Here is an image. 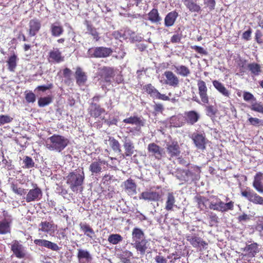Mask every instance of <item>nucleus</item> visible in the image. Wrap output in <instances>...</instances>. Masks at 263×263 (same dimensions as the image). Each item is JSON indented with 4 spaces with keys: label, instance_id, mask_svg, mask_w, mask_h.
Wrapping results in <instances>:
<instances>
[{
    "label": "nucleus",
    "instance_id": "23",
    "mask_svg": "<svg viewBox=\"0 0 263 263\" xmlns=\"http://www.w3.org/2000/svg\"><path fill=\"white\" fill-rule=\"evenodd\" d=\"M199 117V114L194 110L186 111L184 113L185 120L190 125H193L196 123L198 121Z\"/></svg>",
    "mask_w": 263,
    "mask_h": 263
},
{
    "label": "nucleus",
    "instance_id": "24",
    "mask_svg": "<svg viewBox=\"0 0 263 263\" xmlns=\"http://www.w3.org/2000/svg\"><path fill=\"white\" fill-rule=\"evenodd\" d=\"M131 245L135 248L140 254L144 255L148 248V242L146 239L139 241L136 243H131Z\"/></svg>",
    "mask_w": 263,
    "mask_h": 263
},
{
    "label": "nucleus",
    "instance_id": "2",
    "mask_svg": "<svg viewBox=\"0 0 263 263\" xmlns=\"http://www.w3.org/2000/svg\"><path fill=\"white\" fill-rule=\"evenodd\" d=\"M85 178L84 173L82 170H76L70 173L66 177V183L74 192H78L81 187Z\"/></svg>",
    "mask_w": 263,
    "mask_h": 263
},
{
    "label": "nucleus",
    "instance_id": "49",
    "mask_svg": "<svg viewBox=\"0 0 263 263\" xmlns=\"http://www.w3.org/2000/svg\"><path fill=\"white\" fill-rule=\"evenodd\" d=\"M13 118L8 115H0V125L11 122Z\"/></svg>",
    "mask_w": 263,
    "mask_h": 263
},
{
    "label": "nucleus",
    "instance_id": "53",
    "mask_svg": "<svg viewBox=\"0 0 263 263\" xmlns=\"http://www.w3.org/2000/svg\"><path fill=\"white\" fill-rule=\"evenodd\" d=\"M256 230L261 232L263 231V216L258 217L256 221Z\"/></svg>",
    "mask_w": 263,
    "mask_h": 263
},
{
    "label": "nucleus",
    "instance_id": "56",
    "mask_svg": "<svg viewBox=\"0 0 263 263\" xmlns=\"http://www.w3.org/2000/svg\"><path fill=\"white\" fill-rule=\"evenodd\" d=\"M25 99L27 102L33 103L35 101V96L33 92H30L26 94Z\"/></svg>",
    "mask_w": 263,
    "mask_h": 263
},
{
    "label": "nucleus",
    "instance_id": "43",
    "mask_svg": "<svg viewBox=\"0 0 263 263\" xmlns=\"http://www.w3.org/2000/svg\"><path fill=\"white\" fill-rule=\"evenodd\" d=\"M109 145L112 149L117 153H120L121 152L120 144L119 141L114 138H109Z\"/></svg>",
    "mask_w": 263,
    "mask_h": 263
},
{
    "label": "nucleus",
    "instance_id": "47",
    "mask_svg": "<svg viewBox=\"0 0 263 263\" xmlns=\"http://www.w3.org/2000/svg\"><path fill=\"white\" fill-rule=\"evenodd\" d=\"M123 122L128 124H135V125H139L140 124L141 121L137 117H130L129 118L125 119L123 120Z\"/></svg>",
    "mask_w": 263,
    "mask_h": 263
},
{
    "label": "nucleus",
    "instance_id": "25",
    "mask_svg": "<svg viewBox=\"0 0 263 263\" xmlns=\"http://www.w3.org/2000/svg\"><path fill=\"white\" fill-rule=\"evenodd\" d=\"M50 31L53 36L59 37L64 32V28L60 22H57L50 25Z\"/></svg>",
    "mask_w": 263,
    "mask_h": 263
},
{
    "label": "nucleus",
    "instance_id": "1",
    "mask_svg": "<svg viewBox=\"0 0 263 263\" xmlns=\"http://www.w3.org/2000/svg\"><path fill=\"white\" fill-rule=\"evenodd\" d=\"M69 140L67 138L61 135L54 134L49 137L45 142V145L50 151L61 152L67 145Z\"/></svg>",
    "mask_w": 263,
    "mask_h": 263
},
{
    "label": "nucleus",
    "instance_id": "54",
    "mask_svg": "<svg viewBox=\"0 0 263 263\" xmlns=\"http://www.w3.org/2000/svg\"><path fill=\"white\" fill-rule=\"evenodd\" d=\"M206 115L208 116L212 117L215 115L216 109L212 105L207 106L206 107Z\"/></svg>",
    "mask_w": 263,
    "mask_h": 263
},
{
    "label": "nucleus",
    "instance_id": "30",
    "mask_svg": "<svg viewBox=\"0 0 263 263\" xmlns=\"http://www.w3.org/2000/svg\"><path fill=\"white\" fill-rule=\"evenodd\" d=\"M81 230L87 237L93 239L95 237V233L90 226L86 223L81 222L79 224Z\"/></svg>",
    "mask_w": 263,
    "mask_h": 263
},
{
    "label": "nucleus",
    "instance_id": "37",
    "mask_svg": "<svg viewBox=\"0 0 263 263\" xmlns=\"http://www.w3.org/2000/svg\"><path fill=\"white\" fill-rule=\"evenodd\" d=\"M175 68V72L178 75H180L183 77H188L191 71L190 69L182 65H175L174 66Z\"/></svg>",
    "mask_w": 263,
    "mask_h": 263
},
{
    "label": "nucleus",
    "instance_id": "44",
    "mask_svg": "<svg viewBox=\"0 0 263 263\" xmlns=\"http://www.w3.org/2000/svg\"><path fill=\"white\" fill-rule=\"evenodd\" d=\"M250 108L252 111L263 114V104L261 102L255 101L251 103Z\"/></svg>",
    "mask_w": 263,
    "mask_h": 263
},
{
    "label": "nucleus",
    "instance_id": "29",
    "mask_svg": "<svg viewBox=\"0 0 263 263\" xmlns=\"http://www.w3.org/2000/svg\"><path fill=\"white\" fill-rule=\"evenodd\" d=\"M132 242L131 243H136L145 239L144 232L140 228H134L132 233Z\"/></svg>",
    "mask_w": 263,
    "mask_h": 263
},
{
    "label": "nucleus",
    "instance_id": "13",
    "mask_svg": "<svg viewBox=\"0 0 263 263\" xmlns=\"http://www.w3.org/2000/svg\"><path fill=\"white\" fill-rule=\"evenodd\" d=\"M191 138L198 149L201 150L205 149L206 139L203 134L194 133L192 135Z\"/></svg>",
    "mask_w": 263,
    "mask_h": 263
},
{
    "label": "nucleus",
    "instance_id": "35",
    "mask_svg": "<svg viewBox=\"0 0 263 263\" xmlns=\"http://www.w3.org/2000/svg\"><path fill=\"white\" fill-rule=\"evenodd\" d=\"M77 257L80 262L83 259H85L87 262H90L92 259V257L89 252L87 250L79 249L78 250Z\"/></svg>",
    "mask_w": 263,
    "mask_h": 263
},
{
    "label": "nucleus",
    "instance_id": "27",
    "mask_svg": "<svg viewBox=\"0 0 263 263\" xmlns=\"http://www.w3.org/2000/svg\"><path fill=\"white\" fill-rule=\"evenodd\" d=\"M105 164V161L99 160L92 162L89 167L92 175H98L102 172V165Z\"/></svg>",
    "mask_w": 263,
    "mask_h": 263
},
{
    "label": "nucleus",
    "instance_id": "33",
    "mask_svg": "<svg viewBox=\"0 0 263 263\" xmlns=\"http://www.w3.org/2000/svg\"><path fill=\"white\" fill-rule=\"evenodd\" d=\"M124 189L129 195H133L136 193V185L134 181L130 179H127L124 182Z\"/></svg>",
    "mask_w": 263,
    "mask_h": 263
},
{
    "label": "nucleus",
    "instance_id": "58",
    "mask_svg": "<svg viewBox=\"0 0 263 263\" xmlns=\"http://www.w3.org/2000/svg\"><path fill=\"white\" fill-rule=\"evenodd\" d=\"M52 87V84H49L46 85H40L38 86L36 89H35V91L36 90L41 91L43 92H44L46 91L47 90H48L49 89H51Z\"/></svg>",
    "mask_w": 263,
    "mask_h": 263
},
{
    "label": "nucleus",
    "instance_id": "38",
    "mask_svg": "<svg viewBox=\"0 0 263 263\" xmlns=\"http://www.w3.org/2000/svg\"><path fill=\"white\" fill-rule=\"evenodd\" d=\"M49 59L56 63H60L64 61V57L62 56L59 49H54L49 52Z\"/></svg>",
    "mask_w": 263,
    "mask_h": 263
},
{
    "label": "nucleus",
    "instance_id": "64",
    "mask_svg": "<svg viewBox=\"0 0 263 263\" xmlns=\"http://www.w3.org/2000/svg\"><path fill=\"white\" fill-rule=\"evenodd\" d=\"M192 48L199 53H201V54H205L206 53V51H205V50L202 47H201L200 46H193L192 47Z\"/></svg>",
    "mask_w": 263,
    "mask_h": 263
},
{
    "label": "nucleus",
    "instance_id": "20",
    "mask_svg": "<svg viewBox=\"0 0 263 263\" xmlns=\"http://www.w3.org/2000/svg\"><path fill=\"white\" fill-rule=\"evenodd\" d=\"M164 75L166 78L165 83L172 87H177L179 84V79L178 77L172 71H166Z\"/></svg>",
    "mask_w": 263,
    "mask_h": 263
},
{
    "label": "nucleus",
    "instance_id": "7",
    "mask_svg": "<svg viewBox=\"0 0 263 263\" xmlns=\"http://www.w3.org/2000/svg\"><path fill=\"white\" fill-rule=\"evenodd\" d=\"M57 227L53 222L42 221L39 225V232H42L49 236H53Z\"/></svg>",
    "mask_w": 263,
    "mask_h": 263
},
{
    "label": "nucleus",
    "instance_id": "18",
    "mask_svg": "<svg viewBox=\"0 0 263 263\" xmlns=\"http://www.w3.org/2000/svg\"><path fill=\"white\" fill-rule=\"evenodd\" d=\"M125 154L126 156H131L135 153V147L132 141L127 137H124L122 140Z\"/></svg>",
    "mask_w": 263,
    "mask_h": 263
},
{
    "label": "nucleus",
    "instance_id": "28",
    "mask_svg": "<svg viewBox=\"0 0 263 263\" xmlns=\"http://www.w3.org/2000/svg\"><path fill=\"white\" fill-rule=\"evenodd\" d=\"M178 16V13L175 11L169 12L164 18L165 26L170 27L173 26Z\"/></svg>",
    "mask_w": 263,
    "mask_h": 263
},
{
    "label": "nucleus",
    "instance_id": "57",
    "mask_svg": "<svg viewBox=\"0 0 263 263\" xmlns=\"http://www.w3.org/2000/svg\"><path fill=\"white\" fill-rule=\"evenodd\" d=\"M153 108L156 114L162 113L164 110V107L163 105L160 103L155 104L153 106Z\"/></svg>",
    "mask_w": 263,
    "mask_h": 263
},
{
    "label": "nucleus",
    "instance_id": "34",
    "mask_svg": "<svg viewBox=\"0 0 263 263\" xmlns=\"http://www.w3.org/2000/svg\"><path fill=\"white\" fill-rule=\"evenodd\" d=\"M75 77L77 83L79 85H82L87 81V76L80 67H78L75 73Z\"/></svg>",
    "mask_w": 263,
    "mask_h": 263
},
{
    "label": "nucleus",
    "instance_id": "52",
    "mask_svg": "<svg viewBox=\"0 0 263 263\" xmlns=\"http://www.w3.org/2000/svg\"><path fill=\"white\" fill-rule=\"evenodd\" d=\"M25 166L27 168H31L34 166V163L31 158L26 156L23 161Z\"/></svg>",
    "mask_w": 263,
    "mask_h": 263
},
{
    "label": "nucleus",
    "instance_id": "6",
    "mask_svg": "<svg viewBox=\"0 0 263 263\" xmlns=\"http://www.w3.org/2000/svg\"><path fill=\"white\" fill-rule=\"evenodd\" d=\"M32 186L33 188L28 191L25 197L27 202L39 201L42 196V191L37 184H33Z\"/></svg>",
    "mask_w": 263,
    "mask_h": 263
},
{
    "label": "nucleus",
    "instance_id": "32",
    "mask_svg": "<svg viewBox=\"0 0 263 263\" xmlns=\"http://www.w3.org/2000/svg\"><path fill=\"white\" fill-rule=\"evenodd\" d=\"M11 220L4 219L0 221V235H5L11 232Z\"/></svg>",
    "mask_w": 263,
    "mask_h": 263
},
{
    "label": "nucleus",
    "instance_id": "8",
    "mask_svg": "<svg viewBox=\"0 0 263 263\" xmlns=\"http://www.w3.org/2000/svg\"><path fill=\"white\" fill-rule=\"evenodd\" d=\"M242 196L246 198L249 201L254 204L263 205V198L254 191L249 190L241 192Z\"/></svg>",
    "mask_w": 263,
    "mask_h": 263
},
{
    "label": "nucleus",
    "instance_id": "11",
    "mask_svg": "<svg viewBox=\"0 0 263 263\" xmlns=\"http://www.w3.org/2000/svg\"><path fill=\"white\" fill-rule=\"evenodd\" d=\"M197 86L201 101L204 103L208 104L209 100L207 94L208 88L206 83L203 81L199 80L197 82Z\"/></svg>",
    "mask_w": 263,
    "mask_h": 263
},
{
    "label": "nucleus",
    "instance_id": "21",
    "mask_svg": "<svg viewBox=\"0 0 263 263\" xmlns=\"http://www.w3.org/2000/svg\"><path fill=\"white\" fill-rule=\"evenodd\" d=\"M166 148L167 154L171 157H177L180 153L179 146L177 142L167 143Z\"/></svg>",
    "mask_w": 263,
    "mask_h": 263
},
{
    "label": "nucleus",
    "instance_id": "51",
    "mask_svg": "<svg viewBox=\"0 0 263 263\" xmlns=\"http://www.w3.org/2000/svg\"><path fill=\"white\" fill-rule=\"evenodd\" d=\"M243 98L245 101L247 102H250L251 101H255L256 98L250 92L248 91H244L243 93Z\"/></svg>",
    "mask_w": 263,
    "mask_h": 263
},
{
    "label": "nucleus",
    "instance_id": "55",
    "mask_svg": "<svg viewBox=\"0 0 263 263\" xmlns=\"http://www.w3.org/2000/svg\"><path fill=\"white\" fill-rule=\"evenodd\" d=\"M209 216L210 220V224L211 226H213L218 222V218L216 214L211 213L209 214Z\"/></svg>",
    "mask_w": 263,
    "mask_h": 263
},
{
    "label": "nucleus",
    "instance_id": "50",
    "mask_svg": "<svg viewBox=\"0 0 263 263\" xmlns=\"http://www.w3.org/2000/svg\"><path fill=\"white\" fill-rule=\"evenodd\" d=\"M205 6L209 8L210 11H212L215 9L216 5L215 0H203Z\"/></svg>",
    "mask_w": 263,
    "mask_h": 263
},
{
    "label": "nucleus",
    "instance_id": "60",
    "mask_svg": "<svg viewBox=\"0 0 263 263\" xmlns=\"http://www.w3.org/2000/svg\"><path fill=\"white\" fill-rule=\"evenodd\" d=\"M248 121L250 123L254 126L259 125L262 122V121L258 118L250 117L249 118Z\"/></svg>",
    "mask_w": 263,
    "mask_h": 263
},
{
    "label": "nucleus",
    "instance_id": "40",
    "mask_svg": "<svg viewBox=\"0 0 263 263\" xmlns=\"http://www.w3.org/2000/svg\"><path fill=\"white\" fill-rule=\"evenodd\" d=\"M148 20L152 23H157L161 20V17L159 16L158 10L153 9L148 14Z\"/></svg>",
    "mask_w": 263,
    "mask_h": 263
},
{
    "label": "nucleus",
    "instance_id": "46",
    "mask_svg": "<svg viewBox=\"0 0 263 263\" xmlns=\"http://www.w3.org/2000/svg\"><path fill=\"white\" fill-rule=\"evenodd\" d=\"M10 186L12 191L18 195L22 196L25 194L26 193L24 189L18 187L17 185L13 182L11 183Z\"/></svg>",
    "mask_w": 263,
    "mask_h": 263
},
{
    "label": "nucleus",
    "instance_id": "22",
    "mask_svg": "<svg viewBox=\"0 0 263 263\" xmlns=\"http://www.w3.org/2000/svg\"><path fill=\"white\" fill-rule=\"evenodd\" d=\"M247 69L250 72L252 76H258L262 72V67L256 62L248 63Z\"/></svg>",
    "mask_w": 263,
    "mask_h": 263
},
{
    "label": "nucleus",
    "instance_id": "42",
    "mask_svg": "<svg viewBox=\"0 0 263 263\" xmlns=\"http://www.w3.org/2000/svg\"><path fill=\"white\" fill-rule=\"evenodd\" d=\"M18 59L17 56L13 54L12 55L10 56L7 63L8 64V69L10 71H14L16 67V63Z\"/></svg>",
    "mask_w": 263,
    "mask_h": 263
},
{
    "label": "nucleus",
    "instance_id": "26",
    "mask_svg": "<svg viewBox=\"0 0 263 263\" xmlns=\"http://www.w3.org/2000/svg\"><path fill=\"white\" fill-rule=\"evenodd\" d=\"M105 109L96 103H92L89 108L90 116L94 118L100 117L102 114L105 112Z\"/></svg>",
    "mask_w": 263,
    "mask_h": 263
},
{
    "label": "nucleus",
    "instance_id": "63",
    "mask_svg": "<svg viewBox=\"0 0 263 263\" xmlns=\"http://www.w3.org/2000/svg\"><path fill=\"white\" fill-rule=\"evenodd\" d=\"M89 31L90 34L92 36H93L94 39H95L96 41H98L99 40L100 37L99 36V34L96 29L91 28V29H89Z\"/></svg>",
    "mask_w": 263,
    "mask_h": 263
},
{
    "label": "nucleus",
    "instance_id": "36",
    "mask_svg": "<svg viewBox=\"0 0 263 263\" xmlns=\"http://www.w3.org/2000/svg\"><path fill=\"white\" fill-rule=\"evenodd\" d=\"M212 83L215 88L223 96L227 97H229L230 95L229 91L225 87L222 83L217 80H214Z\"/></svg>",
    "mask_w": 263,
    "mask_h": 263
},
{
    "label": "nucleus",
    "instance_id": "14",
    "mask_svg": "<svg viewBox=\"0 0 263 263\" xmlns=\"http://www.w3.org/2000/svg\"><path fill=\"white\" fill-rule=\"evenodd\" d=\"M176 202V200L174 194L173 192H168L165 198L164 209L168 212L174 211V208L177 207Z\"/></svg>",
    "mask_w": 263,
    "mask_h": 263
},
{
    "label": "nucleus",
    "instance_id": "3",
    "mask_svg": "<svg viewBox=\"0 0 263 263\" xmlns=\"http://www.w3.org/2000/svg\"><path fill=\"white\" fill-rule=\"evenodd\" d=\"M200 169L197 166H194L188 170H181V176L178 177L180 180L185 181L198 180L200 178Z\"/></svg>",
    "mask_w": 263,
    "mask_h": 263
},
{
    "label": "nucleus",
    "instance_id": "41",
    "mask_svg": "<svg viewBox=\"0 0 263 263\" xmlns=\"http://www.w3.org/2000/svg\"><path fill=\"white\" fill-rule=\"evenodd\" d=\"M145 91L153 99H156L157 97L159 91L151 84H148L144 86Z\"/></svg>",
    "mask_w": 263,
    "mask_h": 263
},
{
    "label": "nucleus",
    "instance_id": "62",
    "mask_svg": "<svg viewBox=\"0 0 263 263\" xmlns=\"http://www.w3.org/2000/svg\"><path fill=\"white\" fill-rule=\"evenodd\" d=\"M155 261L157 263H167V260L163 256L161 255H157L155 258Z\"/></svg>",
    "mask_w": 263,
    "mask_h": 263
},
{
    "label": "nucleus",
    "instance_id": "45",
    "mask_svg": "<svg viewBox=\"0 0 263 263\" xmlns=\"http://www.w3.org/2000/svg\"><path fill=\"white\" fill-rule=\"evenodd\" d=\"M123 240V237L118 234L110 235L108 238V241L112 245H117Z\"/></svg>",
    "mask_w": 263,
    "mask_h": 263
},
{
    "label": "nucleus",
    "instance_id": "59",
    "mask_svg": "<svg viewBox=\"0 0 263 263\" xmlns=\"http://www.w3.org/2000/svg\"><path fill=\"white\" fill-rule=\"evenodd\" d=\"M218 198H215V201H212L210 202V204L209 205V208L211 210H213L215 211H218Z\"/></svg>",
    "mask_w": 263,
    "mask_h": 263
},
{
    "label": "nucleus",
    "instance_id": "17",
    "mask_svg": "<svg viewBox=\"0 0 263 263\" xmlns=\"http://www.w3.org/2000/svg\"><path fill=\"white\" fill-rule=\"evenodd\" d=\"M182 1L191 12L199 13L201 11V7L197 3V0H182Z\"/></svg>",
    "mask_w": 263,
    "mask_h": 263
},
{
    "label": "nucleus",
    "instance_id": "61",
    "mask_svg": "<svg viewBox=\"0 0 263 263\" xmlns=\"http://www.w3.org/2000/svg\"><path fill=\"white\" fill-rule=\"evenodd\" d=\"M234 207V202L231 201L228 203L224 204V209L223 210V212H226L229 210H232L233 209Z\"/></svg>",
    "mask_w": 263,
    "mask_h": 263
},
{
    "label": "nucleus",
    "instance_id": "16",
    "mask_svg": "<svg viewBox=\"0 0 263 263\" xmlns=\"http://www.w3.org/2000/svg\"><path fill=\"white\" fill-rule=\"evenodd\" d=\"M139 198L151 202L158 201L160 198V195L157 192L145 191L140 195Z\"/></svg>",
    "mask_w": 263,
    "mask_h": 263
},
{
    "label": "nucleus",
    "instance_id": "12",
    "mask_svg": "<svg viewBox=\"0 0 263 263\" xmlns=\"http://www.w3.org/2000/svg\"><path fill=\"white\" fill-rule=\"evenodd\" d=\"M34 243L37 246L44 247L52 251H58L60 250L59 247L57 243L43 239H36Z\"/></svg>",
    "mask_w": 263,
    "mask_h": 263
},
{
    "label": "nucleus",
    "instance_id": "31",
    "mask_svg": "<svg viewBox=\"0 0 263 263\" xmlns=\"http://www.w3.org/2000/svg\"><path fill=\"white\" fill-rule=\"evenodd\" d=\"M262 174L261 173H257L254 177L253 186L255 190L260 193H263V183L262 182Z\"/></svg>",
    "mask_w": 263,
    "mask_h": 263
},
{
    "label": "nucleus",
    "instance_id": "9",
    "mask_svg": "<svg viewBox=\"0 0 263 263\" xmlns=\"http://www.w3.org/2000/svg\"><path fill=\"white\" fill-rule=\"evenodd\" d=\"M147 151L149 156L154 157L158 160L161 159L164 154L163 148L155 143H152L148 145Z\"/></svg>",
    "mask_w": 263,
    "mask_h": 263
},
{
    "label": "nucleus",
    "instance_id": "5",
    "mask_svg": "<svg viewBox=\"0 0 263 263\" xmlns=\"http://www.w3.org/2000/svg\"><path fill=\"white\" fill-rule=\"evenodd\" d=\"M258 251V245L256 243H252L247 245L243 248L244 253H241L239 257H241V259L250 261V259L254 257Z\"/></svg>",
    "mask_w": 263,
    "mask_h": 263
},
{
    "label": "nucleus",
    "instance_id": "10",
    "mask_svg": "<svg viewBox=\"0 0 263 263\" xmlns=\"http://www.w3.org/2000/svg\"><path fill=\"white\" fill-rule=\"evenodd\" d=\"M186 239L194 248H199L200 250L204 249L208 243L199 237L195 235L189 234L186 235Z\"/></svg>",
    "mask_w": 263,
    "mask_h": 263
},
{
    "label": "nucleus",
    "instance_id": "39",
    "mask_svg": "<svg viewBox=\"0 0 263 263\" xmlns=\"http://www.w3.org/2000/svg\"><path fill=\"white\" fill-rule=\"evenodd\" d=\"M102 76L107 82H110L111 78L114 76V70L112 68L104 67L102 69Z\"/></svg>",
    "mask_w": 263,
    "mask_h": 263
},
{
    "label": "nucleus",
    "instance_id": "15",
    "mask_svg": "<svg viewBox=\"0 0 263 263\" xmlns=\"http://www.w3.org/2000/svg\"><path fill=\"white\" fill-rule=\"evenodd\" d=\"M11 250L15 256L18 258H23L26 255L25 248L17 241L13 242L11 245Z\"/></svg>",
    "mask_w": 263,
    "mask_h": 263
},
{
    "label": "nucleus",
    "instance_id": "4",
    "mask_svg": "<svg viewBox=\"0 0 263 263\" xmlns=\"http://www.w3.org/2000/svg\"><path fill=\"white\" fill-rule=\"evenodd\" d=\"M112 52L110 48L101 46L89 48L87 54L89 58H104L109 57Z\"/></svg>",
    "mask_w": 263,
    "mask_h": 263
},
{
    "label": "nucleus",
    "instance_id": "48",
    "mask_svg": "<svg viewBox=\"0 0 263 263\" xmlns=\"http://www.w3.org/2000/svg\"><path fill=\"white\" fill-rule=\"evenodd\" d=\"M52 102V99L50 97L40 98L38 101V104L40 107H44L49 105Z\"/></svg>",
    "mask_w": 263,
    "mask_h": 263
},
{
    "label": "nucleus",
    "instance_id": "19",
    "mask_svg": "<svg viewBox=\"0 0 263 263\" xmlns=\"http://www.w3.org/2000/svg\"><path fill=\"white\" fill-rule=\"evenodd\" d=\"M41 27V22L36 18L31 20L29 23V34L30 36H35Z\"/></svg>",
    "mask_w": 263,
    "mask_h": 263
}]
</instances>
